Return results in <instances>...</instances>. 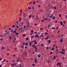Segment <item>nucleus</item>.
Returning <instances> with one entry per match:
<instances>
[{
	"label": "nucleus",
	"mask_w": 67,
	"mask_h": 67,
	"mask_svg": "<svg viewBox=\"0 0 67 67\" xmlns=\"http://www.w3.org/2000/svg\"><path fill=\"white\" fill-rule=\"evenodd\" d=\"M13 36L14 37H15V36L14 35H13Z\"/></svg>",
	"instance_id": "8fccbe9b"
},
{
	"label": "nucleus",
	"mask_w": 67,
	"mask_h": 67,
	"mask_svg": "<svg viewBox=\"0 0 67 67\" xmlns=\"http://www.w3.org/2000/svg\"><path fill=\"white\" fill-rule=\"evenodd\" d=\"M33 34H32V33H31V34H30V35H32Z\"/></svg>",
	"instance_id": "680f3d73"
},
{
	"label": "nucleus",
	"mask_w": 67,
	"mask_h": 67,
	"mask_svg": "<svg viewBox=\"0 0 67 67\" xmlns=\"http://www.w3.org/2000/svg\"><path fill=\"white\" fill-rule=\"evenodd\" d=\"M60 64H61V63H57V66H60Z\"/></svg>",
	"instance_id": "7ed1b4c3"
},
{
	"label": "nucleus",
	"mask_w": 67,
	"mask_h": 67,
	"mask_svg": "<svg viewBox=\"0 0 67 67\" xmlns=\"http://www.w3.org/2000/svg\"><path fill=\"white\" fill-rule=\"evenodd\" d=\"M19 59H17V62H19Z\"/></svg>",
	"instance_id": "e433bc0d"
},
{
	"label": "nucleus",
	"mask_w": 67,
	"mask_h": 67,
	"mask_svg": "<svg viewBox=\"0 0 67 67\" xmlns=\"http://www.w3.org/2000/svg\"><path fill=\"white\" fill-rule=\"evenodd\" d=\"M38 36H38V34L37 35H36L35 36V37H37L38 38H40V37Z\"/></svg>",
	"instance_id": "f257e3e1"
},
{
	"label": "nucleus",
	"mask_w": 67,
	"mask_h": 67,
	"mask_svg": "<svg viewBox=\"0 0 67 67\" xmlns=\"http://www.w3.org/2000/svg\"><path fill=\"white\" fill-rule=\"evenodd\" d=\"M17 49H18V48L16 47L15 48H14V50H16V52L17 51Z\"/></svg>",
	"instance_id": "9b49d317"
},
{
	"label": "nucleus",
	"mask_w": 67,
	"mask_h": 67,
	"mask_svg": "<svg viewBox=\"0 0 67 67\" xmlns=\"http://www.w3.org/2000/svg\"><path fill=\"white\" fill-rule=\"evenodd\" d=\"M63 38H61V39H60V40H59V41L60 42H62L63 41Z\"/></svg>",
	"instance_id": "39448f33"
},
{
	"label": "nucleus",
	"mask_w": 67,
	"mask_h": 67,
	"mask_svg": "<svg viewBox=\"0 0 67 67\" xmlns=\"http://www.w3.org/2000/svg\"><path fill=\"white\" fill-rule=\"evenodd\" d=\"M52 29H54V30H55V28L54 27H52Z\"/></svg>",
	"instance_id": "ea45409f"
},
{
	"label": "nucleus",
	"mask_w": 67,
	"mask_h": 67,
	"mask_svg": "<svg viewBox=\"0 0 67 67\" xmlns=\"http://www.w3.org/2000/svg\"><path fill=\"white\" fill-rule=\"evenodd\" d=\"M16 35H19V33H16Z\"/></svg>",
	"instance_id": "603ef678"
},
{
	"label": "nucleus",
	"mask_w": 67,
	"mask_h": 67,
	"mask_svg": "<svg viewBox=\"0 0 67 67\" xmlns=\"http://www.w3.org/2000/svg\"><path fill=\"white\" fill-rule=\"evenodd\" d=\"M35 62H34V63H36L37 62V59H35Z\"/></svg>",
	"instance_id": "1a4fd4ad"
},
{
	"label": "nucleus",
	"mask_w": 67,
	"mask_h": 67,
	"mask_svg": "<svg viewBox=\"0 0 67 67\" xmlns=\"http://www.w3.org/2000/svg\"><path fill=\"white\" fill-rule=\"evenodd\" d=\"M51 24H49V25L48 26V27H50V26H51Z\"/></svg>",
	"instance_id": "72a5a7b5"
},
{
	"label": "nucleus",
	"mask_w": 67,
	"mask_h": 67,
	"mask_svg": "<svg viewBox=\"0 0 67 67\" xmlns=\"http://www.w3.org/2000/svg\"><path fill=\"white\" fill-rule=\"evenodd\" d=\"M23 45H25V42H24L23 43Z\"/></svg>",
	"instance_id": "37998d69"
},
{
	"label": "nucleus",
	"mask_w": 67,
	"mask_h": 67,
	"mask_svg": "<svg viewBox=\"0 0 67 67\" xmlns=\"http://www.w3.org/2000/svg\"><path fill=\"white\" fill-rule=\"evenodd\" d=\"M34 36H31V38H34Z\"/></svg>",
	"instance_id": "393cba45"
},
{
	"label": "nucleus",
	"mask_w": 67,
	"mask_h": 67,
	"mask_svg": "<svg viewBox=\"0 0 67 67\" xmlns=\"http://www.w3.org/2000/svg\"><path fill=\"white\" fill-rule=\"evenodd\" d=\"M32 47H33V48H35V47H36V46L34 44H32Z\"/></svg>",
	"instance_id": "f8f14e48"
},
{
	"label": "nucleus",
	"mask_w": 67,
	"mask_h": 67,
	"mask_svg": "<svg viewBox=\"0 0 67 67\" xmlns=\"http://www.w3.org/2000/svg\"><path fill=\"white\" fill-rule=\"evenodd\" d=\"M32 42H34V43H35V42H36V40H35L34 41H32Z\"/></svg>",
	"instance_id": "4be33fe9"
},
{
	"label": "nucleus",
	"mask_w": 67,
	"mask_h": 67,
	"mask_svg": "<svg viewBox=\"0 0 67 67\" xmlns=\"http://www.w3.org/2000/svg\"><path fill=\"white\" fill-rule=\"evenodd\" d=\"M21 48H24V46H21Z\"/></svg>",
	"instance_id": "a18cd8bd"
},
{
	"label": "nucleus",
	"mask_w": 67,
	"mask_h": 67,
	"mask_svg": "<svg viewBox=\"0 0 67 67\" xmlns=\"http://www.w3.org/2000/svg\"><path fill=\"white\" fill-rule=\"evenodd\" d=\"M37 42H36L35 43H34V44L35 45H36V44H37Z\"/></svg>",
	"instance_id": "c756f323"
},
{
	"label": "nucleus",
	"mask_w": 67,
	"mask_h": 67,
	"mask_svg": "<svg viewBox=\"0 0 67 67\" xmlns=\"http://www.w3.org/2000/svg\"><path fill=\"white\" fill-rule=\"evenodd\" d=\"M50 21H51V19H50V18H49L48 19V22H49Z\"/></svg>",
	"instance_id": "4c0bfd02"
},
{
	"label": "nucleus",
	"mask_w": 67,
	"mask_h": 67,
	"mask_svg": "<svg viewBox=\"0 0 67 67\" xmlns=\"http://www.w3.org/2000/svg\"><path fill=\"white\" fill-rule=\"evenodd\" d=\"M48 43H50L51 42V40H49L48 41Z\"/></svg>",
	"instance_id": "f3484780"
},
{
	"label": "nucleus",
	"mask_w": 67,
	"mask_h": 67,
	"mask_svg": "<svg viewBox=\"0 0 67 67\" xmlns=\"http://www.w3.org/2000/svg\"><path fill=\"white\" fill-rule=\"evenodd\" d=\"M53 36H54V35H51V37H53Z\"/></svg>",
	"instance_id": "774afa93"
},
{
	"label": "nucleus",
	"mask_w": 67,
	"mask_h": 67,
	"mask_svg": "<svg viewBox=\"0 0 67 67\" xmlns=\"http://www.w3.org/2000/svg\"><path fill=\"white\" fill-rule=\"evenodd\" d=\"M56 58V56H54L53 57V58L54 59H55V58Z\"/></svg>",
	"instance_id": "49530a36"
},
{
	"label": "nucleus",
	"mask_w": 67,
	"mask_h": 67,
	"mask_svg": "<svg viewBox=\"0 0 67 67\" xmlns=\"http://www.w3.org/2000/svg\"><path fill=\"white\" fill-rule=\"evenodd\" d=\"M14 40H15V41L16 40V38H14Z\"/></svg>",
	"instance_id": "052dcab7"
},
{
	"label": "nucleus",
	"mask_w": 67,
	"mask_h": 67,
	"mask_svg": "<svg viewBox=\"0 0 67 67\" xmlns=\"http://www.w3.org/2000/svg\"><path fill=\"white\" fill-rule=\"evenodd\" d=\"M29 18H31V16H32V15H29Z\"/></svg>",
	"instance_id": "a878e982"
},
{
	"label": "nucleus",
	"mask_w": 67,
	"mask_h": 67,
	"mask_svg": "<svg viewBox=\"0 0 67 67\" xmlns=\"http://www.w3.org/2000/svg\"><path fill=\"white\" fill-rule=\"evenodd\" d=\"M60 53L61 54H63V52H60Z\"/></svg>",
	"instance_id": "864d4df0"
},
{
	"label": "nucleus",
	"mask_w": 67,
	"mask_h": 67,
	"mask_svg": "<svg viewBox=\"0 0 67 67\" xmlns=\"http://www.w3.org/2000/svg\"><path fill=\"white\" fill-rule=\"evenodd\" d=\"M20 18V19L19 18V20L18 21V22H19V23H20V22H21V19H22V18Z\"/></svg>",
	"instance_id": "6e6552de"
},
{
	"label": "nucleus",
	"mask_w": 67,
	"mask_h": 67,
	"mask_svg": "<svg viewBox=\"0 0 67 67\" xmlns=\"http://www.w3.org/2000/svg\"><path fill=\"white\" fill-rule=\"evenodd\" d=\"M34 48L35 49H37V47H35Z\"/></svg>",
	"instance_id": "09e8293b"
},
{
	"label": "nucleus",
	"mask_w": 67,
	"mask_h": 67,
	"mask_svg": "<svg viewBox=\"0 0 67 67\" xmlns=\"http://www.w3.org/2000/svg\"><path fill=\"white\" fill-rule=\"evenodd\" d=\"M62 51L63 52H65V49H63L62 50Z\"/></svg>",
	"instance_id": "2eb2a0df"
},
{
	"label": "nucleus",
	"mask_w": 67,
	"mask_h": 67,
	"mask_svg": "<svg viewBox=\"0 0 67 67\" xmlns=\"http://www.w3.org/2000/svg\"><path fill=\"white\" fill-rule=\"evenodd\" d=\"M44 19H43L42 20H41V22H43V21H44Z\"/></svg>",
	"instance_id": "79ce46f5"
},
{
	"label": "nucleus",
	"mask_w": 67,
	"mask_h": 67,
	"mask_svg": "<svg viewBox=\"0 0 67 67\" xmlns=\"http://www.w3.org/2000/svg\"><path fill=\"white\" fill-rule=\"evenodd\" d=\"M21 65H22L21 64H20L19 65V67H20L21 66Z\"/></svg>",
	"instance_id": "69168bd1"
},
{
	"label": "nucleus",
	"mask_w": 67,
	"mask_h": 67,
	"mask_svg": "<svg viewBox=\"0 0 67 67\" xmlns=\"http://www.w3.org/2000/svg\"><path fill=\"white\" fill-rule=\"evenodd\" d=\"M63 23L64 24H65V23H66V21H64L63 22Z\"/></svg>",
	"instance_id": "f704fd0d"
},
{
	"label": "nucleus",
	"mask_w": 67,
	"mask_h": 67,
	"mask_svg": "<svg viewBox=\"0 0 67 67\" xmlns=\"http://www.w3.org/2000/svg\"><path fill=\"white\" fill-rule=\"evenodd\" d=\"M23 37H24V36H26V35L25 34H24L23 35Z\"/></svg>",
	"instance_id": "cd10ccee"
},
{
	"label": "nucleus",
	"mask_w": 67,
	"mask_h": 67,
	"mask_svg": "<svg viewBox=\"0 0 67 67\" xmlns=\"http://www.w3.org/2000/svg\"><path fill=\"white\" fill-rule=\"evenodd\" d=\"M54 49H55V48H54V47H53L51 49V50H52V51H53V50H54Z\"/></svg>",
	"instance_id": "a211bd4d"
},
{
	"label": "nucleus",
	"mask_w": 67,
	"mask_h": 67,
	"mask_svg": "<svg viewBox=\"0 0 67 67\" xmlns=\"http://www.w3.org/2000/svg\"><path fill=\"white\" fill-rule=\"evenodd\" d=\"M21 26H23V24H24V23H23V22H21Z\"/></svg>",
	"instance_id": "423d86ee"
},
{
	"label": "nucleus",
	"mask_w": 67,
	"mask_h": 67,
	"mask_svg": "<svg viewBox=\"0 0 67 67\" xmlns=\"http://www.w3.org/2000/svg\"><path fill=\"white\" fill-rule=\"evenodd\" d=\"M60 24H61V26H62L63 25V22H62V21H60Z\"/></svg>",
	"instance_id": "0eeeda50"
},
{
	"label": "nucleus",
	"mask_w": 67,
	"mask_h": 67,
	"mask_svg": "<svg viewBox=\"0 0 67 67\" xmlns=\"http://www.w3.org/2000/svg\"><path fill=\"white\" fill-rule=\"evenodd\" d=\"M27 15H26V14H25V16H24V17H25L26 16H27Z\"/></svg>",
	"instance_id": "4d7b16f0"
},
{
	"label": "nucleus",
	"mask_w": 67,
	"mask_h": 67,
	"mask_svg": "<svg viewBox=\"0 0 67 67\" xmlns=\"http://www.w3.org/2000/svg\"><path fill=\"white\" fill-rule=\"evenodd\" d=\"M58 47H57V46H56V49H57V48H58Z\"/></svg>",
	"instance_id": "3c124183"
},
{
	"label": "nucleus",
	"mask_w": 67,
	"mask_h": 67,
	"mask_svg": "<svg viewBox=\"0 0 67 67\" xmlns=\"http://www.w3.org/2000/svg\"><path fill=\"white\" fill-rule=\"evenodd\" d=\"M25 48H26H26H27V46H25Z\"/></svg>",
	"instance_id": "bf43d9fd"
},
{
	"label": "nucleus",
	"mask_w": 67,
	"mask_h": 67,
	"mask_svg": "<svg viewBox=\"0 0 67 67\" xmlns=\"http://www.w3.org/2000/svg\"><path fill=\"white\" fill-rule=\"evenodd\" d=\"M28 45V43L27 42H26L25 43V45H26V46L27 45Z\"/></svg>",
	"instance_id": "aec40b11"
},
{
	"label": "nucleus",
	"mask_w": 67,
	"mask_h": 67,
	"mask_svg": "<svg viewBox=\"0 0 67 67\" xmlns=\"http://www.w3.org/2000/svg\"><path fill=\"white\" fill-rule=\"evenodd\" d=\"M41 7V5H39L38 6V8H40Z\"/></svg>",
	"instance_id": "5fc2aeb1"
},
{
	"label": "nucleus",
	"mask_w": 67,
	"mask_h": 67,
	"mask_svg": "<svg viewBox=\"0 0 67 67\" xmlns=\"http://www.w3.org/2000/svg\"><path fill=\"white\" fill-rule=\"evenodd\" d=\"M47 20H48V18H45V20L46 21H47Z\"/></svg>",
	"instance_id": "c85d7f7f"
},
{
	"label": "nucleus",
	"mask_w": 67,
	"mask_h": 67,
	"mask_svg": "<svg viewBox=\"0 0 67 67\" xmlns=\"http://www.w3.org/2000/svg\"><path fill=\"white\" fill-rule=\"evenodd\" d=\"M59 17H61V16H62V15H61V14H60L59 15Z\"/></svg>",
	"instance_id": "2f4dec72"
},
{
	"label": "nucleus",
	"mask_w": 67,
	"mask_h": 67,
	"mask_svg": "<svg viewBox=\"0 0 67 67\" xmlns=\"http://www.w3.org/2000/svg\"><path fill=\"white\" fill-rule=\"evenodd\" d=\"M35 2H36L35 1H34L33 2V3H35Z\"/></svg>",
	"instance_id": "e2e57ef3"
},
{
	"label": "nucleus",
	"mask_w": 67,
	"mask_h": 67,
	"mask_svg": "<svg viewBox=\"0 0 67 67\" xmlns=\"http://www.w3.org/2000/svg\"><path fill=\"white\" fill-rule=\"evenodd\" d=\"M23 28V27H21V28H20V30H21Z\"/></svg>",
	"instance_id": "de8ad7c7"
},
{
	"label": "nucleus",
	"mask_w": 67,
	"mask_h": 67,
	"mask_svg": "<svg viewBox=\"0 0 67 67\" xmlns=\"http://www.w3.org/2000/svg\"><path fill=\"white\" fill-rule=\"evenodd\" d=\"M41 46L42 47H43V44H41Z\"/></svg>",
	"instance_id": "338daca9"
},
{
	"label": "nucleus",
	"mask_w": 67,
	"mask_h": 67,
	"mask_svg": "<svg viewBox=\"0 0 67 67\" xmlns=\"http://www.w3.org/2000/svg\"><path fill=\"white\" fill-rule=\"evenodd\" d=\"M41 56V55L40 54H39L38 55V57H40Z\"/></svg>",
	"instance_id": "dca6fc26"
},
{
	"label": "nucleus",
	"mask_w": 67,
	"mask_h": 67,
	"mask_svg": "<svg viewBox=\"0 0 67 67\" xmlns=\"http://www.w3.org/2000/svg\"><path fill=\"white\" fill-rule=\"evenodd\" d=\"M7 55H8H8H9V53H7Z\"/></svg>",
	"instance_id": "13d9d810"
},
{
	"label": "nucleus",
	"mask_w": 67,
	"mask_h": 67,
	"mask_svg": "<svg viewBox=\"0 0 67 67\" xmlns=\"http://www.w3.org/2000/svg\"><path fill=\"white\" fill-rule=\"evenodd\" d=\"M4 49V47H2V48H1V50H2V49Z\"/></svg>",
	"instance_id": "c9c22d12"
},
{
	"label": "nucleus",
	"mask_w": 67,
	"mask_h": 67,
	"mask_svg": "<svg viewBox=\"0 0 67 67\" xmlns=\"http://www.w3.org/2000/svg\"><path fill=\"white\" fill-rule=\"evenodd\" d=\"M7 49L8 51H9L10 50V49L9 48H7Z\"/></svg>",
	"instance_id": "7c9ffc66"
},
{
	"label": "nucleus",
	"mask_w": 67,
	"mask_h": 67,
	"mask_svg": "<svg viewBox=\"0 0 67 67\" xmlns=\"http://www.w3.org/2000/svg\"><path fill=\"white\" fill-rule=\"evenodd\" d=\"M27 52H25L23 54V55L24 56H26V55H27Z\"/></svg>",
	"instance_id": "f03ea898"
},
{
	"label": "nucleus",
	"mask_w": 67,
	"mask_h": 67,
	"mask_svg": "<svg viewBox=\"0 0 67 67\" xmlns=\"http://www.w3.org/2000/svg\"><path fill=\"white\" fill-rule=\"evenodd\" d=\"M32 42L30 41L29 43V45L30 46H32Z\"/></svg>",
	"instance_id": "20e7f679"
},
{
	"label": "nucleus",
	"mask_w": 67,
	"mask_h": 67,
	"mask_svg": "<svg viewBox=\"0 0 67 67\" xmlns=\"http://www.w3.org/2000/svg\"><path fill=\"white\" fill-rule=\"evenodd\" d=\"M46 49L47 50H48V49H49V48H48V47H47L46 48Z\"/></svg>",
	"instance_id": "58836bf2"
},
{
	"label": "nucleus",
	"mask_w": 67,
	"mask_h": 67,
	"mask_svg": "<svg viewBox=\"0 0 67 67\" xmlns=\"http://www.w3.org/2000/svg\"><path fill=\"white\" fill-rule=\"evenodd\" d=\"M28 8L29 10H30V9H31V7H28Z\"/></svg>",
	"instance_id": "6e6d98bb"
},
{
	"label": "nucleus",
	"mask_w": 67,
	"mask_h": 67,
	"mask_svg": "<svg viewBox=\"0 0 67 67\" xmlns=\"http://www.w3.org/2000/svg\"><path fill=\"white\" fill-rule=\"evenodd\" d=\"M50 54H53V52H51L50 53Z\"/></svg>",
	"instance_id": "473e14b6"
},
{
	"label": "nucleus",
	"mask_w": 67,
	"mask_h": 67,
	"mask_svg": "<svg viewBox=\"0 0 67 67\" xmlns=\"http://www.w3.org/2000/svg\"><path fill=\"white\" fill-rule=\"evenodd\" d=\"M49 37L48 36H47L46 37V38H45V40H47V39H48V38H49Z\"/></svg>",
	"instance_id": "9d476101"
},
{
	"label": "nucleus",
	"mask_w": 67,
	"mask_h": 67,
	"mask_svg": "<svg viewBox=\"0 0 67 67\" xmlns=\"http://www.w3.org/2000/svg\"><path fill=\"white\" fill-rule=\"evenodd\" d=\"M48 34V32H46L45 33V35H47Z\"/></svg>",
	"instance_id": "bb28decb"
},
{
	"label": "nucleus",
	"mask_w": 67,
	"mask_h": 67,
	"mask_svg": "<svg viewBox=\"0 0 67 67\" xmlns=\"http://www.w3.org/2000/svg\"><path fill=\"white\" fill-rule=\"evenodd\" d=\"M56 51L57 53H58V52H59V50L58 49H57L56 50Z\"/></svg>",
	"instance_id": "ddd939ff"
},
{
	"label": "nucleus",
	"mask_w": 67,
	"mask_h": 67,
	"mask_svg": "<svg viewBox=\"0 0 67 67\" xmlns=\"http://www.w3.org/2000/svg\"><path fill=\"white\" fill-rule=\"evenodd\" d=\"M32 65H33V67H34V66H35V64L34 63H33Z\"/></svg>",
	"instance_id": "b1692460"
},
{
	"label": "nucleus",
	"mask_w": 67,
	"mask_h": 67,
	"mask_svg": "<svg viewBox=\"0 0 67 67\" xmlns=\"http://www.w3.org/2000/svg\"><path fill=\"white\" fill-rule=\"evenodd\" d=\"M54 19H55V16H53L52 18L53 20H54Z\"/></svg>",
	"instance_id": "5701e85b"
},
{
	"label": "nucleus",
	"mask_w": 67,
	"mask_h": 67,
	"mask_svg": "<svg viewBox=\"0 0 67 67\" xmlns=\"http://www.w3.org/2000/svg\"><path fill=\"white\" fill-rule=\"evenodd\" d=\"M9 34V33L7 32L5 34V36H3V37H4V36H5V35H6V34Z\"/></svg>",
	"instance_id": "4468645a"
},
{
	"label": "nucleus",
	"mask_w": 67,
	"mask_h": 67,
	"mask_svg": "<svg viewBox=\"0 0 67 67\" xmlns=\"http://www.w3.org/2000/svg\"><path fill=\"white\" fill-rule=\"evenodd\" d=\"M53 16V15H52L50 17V18H52V17Z\"/></svg>",
	"instance_id": "6ab92c4d"
},
{
	"label": "nucleus",
	"mask_w": 67,
	"mask_h": 67,
	"mask_svg": "<svg viewBox=\"0 0 67 67\" xmlns=\"http://www.w3.org/2000/svg\"><path fill=\"white\" fill-rule=\"evenodd\" d=\"M12 27H15V26L14 25H13L12 26Z\"/></svg>",
	"instance_id": "0e129e2a"
},
{
	"label": "nucleus",
	"mask_w": 67,
	"mask_h": 67,
	"mask_svg": "<svg viewBox=\"0 0 67 67\" xmlns=\"http://www.w3.org/2000/svg\"><path fill=\"white\" fill-rule=\"evenodd\" d=\"M16 31H15V30L14 31V33H16Z\"/></svg>",
	"instance_id": "a19ab883"
},
{
	"label": "nucleus",
	"mask_w": 67,
	"mask_h": 67,
	"mask_svg": "<svg viewBox=\"0 0 67 67\" xmlns=\"http://www.w3.org/2000/svg\"><path fill=\"white\" fill-rule=\"evenodd\" d=\"M53 9H54L55 10L56 9V8L55 7H53Z\"/></svg>",
	"instance_id": "c03bdc74"
},
{
	"label": "nucleus",
	"mask_w": 67,
	"mask_h": 67,
	"mask_svg": "<svg viewBox=\"0 0 67 67\" xmlns=\"http://www.w3.org/2000/svg\"><path fill=\"white\" fill-rule=\"evenodd\" d=\"M29 40V38L28 37H27L26 38V41H28Z\"/></svg>",
	"instance_id": "412c9836"
}]
</instances>
